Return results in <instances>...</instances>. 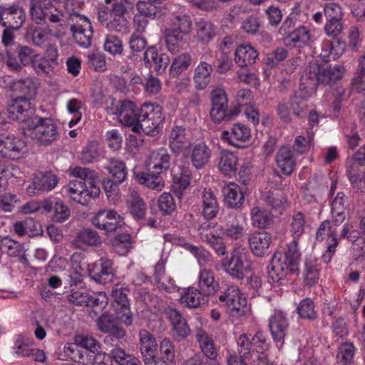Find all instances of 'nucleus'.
Wrapping results in <instances>:
<instances>
[{
  "label": "nucleus",
  "instance_id": "nucleus-1",
  "mask_svg": "<svg viewBox=\"0 0 365 365\" xmlns=\"http://www.w3.org/2000/svg\"><path fill=\"white\" fill-rule=\"evenodd\" d=\"M344 73V68L339 66H327L316 63H309L302 73L300 78V89L312 94L317 90L318 85L336 86L335 91L341 96L344 89L339 86Z\"/></svg>",
  "mask_w": 365,
  "mask_h": 365
},
{
  "label": "nucleus",
  "instance_id": "nucleus-2",
  "mask_svg": "<svg viewBox=\"0 0 365 365\" xmlns=\"http://www.w3.org/2000/svg\"><path fill=\"white\" fill-rule=\"evenodd\" d=\"M20 108H24V113L16 115L15 120L28 127L25 135L43 145H50L58 138L57 127L52 119L38 117L35 113V109H31L26 103L24 107Z\"/></svg>",
  "mask_w": 365,
  "mask_h": 365
},
{
  "label": "nucleus",
  "instance_id": "nucleus-3",
  "mask_svg": "<svg viewBox=\"0 0 365 365\" xmlns=\"http://www.w3.org/2000/svg\"><path fill=\"white\" fill-rule=\"evenodd\" d=\"M162 108L155 103L145 102L138 108L136 121L133 125L135 133L143 132L147 135H155L159 133L164 118Z\"/></svg>",
  "mask_w": 365,
  "mask_h": 365
},
{
  "label": "nucleus",
  "instance_id": "nucleus-4",
  "mask_svg": "<svg viewBox=\"0 0 365 365\" xmlns=\"http://www.w3.org/2000/svg\"><path fill=\"white\" fill-rule=\"evenodd\" d=\"M11 89L18 96L7 105V112L9 118L14 120L16 115L24 113V108L20 107H24L25 103L31 109H34L29 100L35 95L36 88L32 79L27 78L14 81Z\"/></svg>",
  "mask_w": 365,
  "mask_h": 365
},
{
  "label": "nucleus",
  "instance_id": "nucleus-5",
  "mask_svg": "<svg viewBox=\"0 0 365 365\" xmlns=\"http://www.w3.org/2000/svg\"><path fill=\"white\" fill-rule=\"evenodd\" d=\"M299 252H274L268 267L269 277L278 282L289 273L299 271Z\"/></svg>",
  "mask_w": 365,
  "mask_h": 365
},
{
  "label": "nucleus",
  "instance_id": "nucleus-6",
  "mask_svg": "<svg viewBox=\"0 0 365 365\" xmlns=\"http://www.w3.org/2000/svg\"><path fill=\"white\" fill-rule=\"evenodd\" d=\"M324 15L326 19L324 31L335 39L339 50L344 51L345 43L339 36L344 30V12L341 6L336 3H329L324 6Z\"/></svg>",
  "mask_w": 365,
  "mask_h": 365
},
{
  "label": "nucleus",
  "instance_id": "nucleus-7",
  "mask_svg": "<svg viewBox=\"0 0 365 365\" xmlns=\"http://www.w3.org/2000/svg\"><path fill=\"white\" fill-rule=\"evenodd\" d=\"M104 168L108 176L102 179V185L106 192H111L126 180L127 168L124 162L116 158H110Z\"/></svg>",
  "mask_w": 365,
  "mask_h": 365
},
{
  "label": "nucleus",
  "instance_id": "nucleus-8",
  "mask_svg": "<svg viewBox=\"0 0 365 365\" xmlns=\"http://www.w3.org/2000/svg\"><path fill=\"white\" fill-rule=\"evenodd\" d=\"M222 266L232 277L242 279L252 269L251 261L244 252H230L222 260Z\"/></svg>",
  "mask_w": 365,
  "mask_h": 365
},
{
  "label": "nucleus",
  "instance_id": "nucleus-9",
  "mask_svg": "<svg viewBox=\"0 0 365 365\" xmlns=\"http://www.w3.org/2000/svg\"><path fill=\"white\" fill-rule=\"evenodd\" d=\"M71 18L75 21L70 29L75 42L81 47L88 48L93 37L91 23L87 17L76 13L71 14Z\"/></svg>",
  "mask_w": 365,
  "mask_h": 365
},
{
  "label": "nucleus",
  "instance_id": "nucleus-10",
  "mask_svg": "<svg viewBox=\"0 0 365 365\" xmlns=\"http://www.w3.org/2000/svg\"><path fill=\"white\" fill-rule=\"evenodd\" d=\"M7 66L14 71H20L22 66L31 64L36 56L34 50L28 46L11 45L6 49Z\"/></svg>",
  "mask_w": 365,
  "mask_h": 365
},
{
  "label": "nucleus",
  "instance_id": "nucleus-11",
  "mask_svg": "<svg viewBox=\"0 0 365 365\" xmlns=\"http://www.w3.org/2000/svg\"><path fill=\"white\" fill-rule=\"evenodd\" d=\"M26 15L22 7L16 5H0V24L5 28L20 29L25 23Z\"/></svg>",
  "mask_w": 365,
  "mask_h": 365
},
{
  "label": "nucleus",
  "instance_id": "nucleus-12",
  "mask_svg": "<svg viewBox=\"0 0 365 365\" xmlns=\"http://www.w3.org/2000/svg\"><path fill=\"white\" fill-rule=\"evenodd\" d=\"M93 225L106 232H113L122 227L123 219L115 211L103 210L98 212L91 220Z\"/></svg>",
  "mask_w": 365,
  "mask_h": 365
},
{
  "label": "nucleus",
  "instance_id": "nucleus-13",
  "mask_svg": "<svg viewBox=\"0 0 365 365\" xmlns=\"http://www.w3.org/2000/svg\"><path fill=\"white\" fill-rule=\"evenodd\" d=\"M143 61L146 68L157 74L165 73L170 63V58L165 53H159L155 46H148L144 52Z\"/></svg>",
  "mask_w": 365,
  "mask_h": 365
},
{
  "label": "nucleus",
  "instance_id": "nucleus-14",
  "mask_svg": "<svg viewBox=\"0 0 365 365\" xmlns=\"http://www.w3.org/2000/svg\"><path fill=\"white\" fill-rule=\"evenodd\" d=\"M26 143L15 137H0V156L19 159L26 153Z\"/></svg>",
  "mask_w": 365,
  "mask_h": 365
},
{
  "label": "nucleus",
  "instance_id": "nucleus-15",
  "mask_svg": "<svg viewBox=\"0 0 365 365\" xmlns=\"http://www.w3.org/2000/svg\"><path fill=\"white\" fill-rule=\"evenodd\" d=\"M89 276L96 282L101 284L111 282L114 279L113 262L109 259L101 258L93 264Z\"/></svg>",
  "mask_w": 365,
  "mask_h": 365
},
{
  "label": "nucleus",
  "instance_id": "nucleus-16",
  "mask_svg": "<svg viewBox=\"0 0 365 365\" xmlns=\"http://www.w3.org/2000/svg\"><path fill=\"white\" fill-rule=\"evenodd\" d=\"M289 323L282 311L275 310L269 317V328L272 338L276 341H282L287 331Z\"/></svg>",
  "mask_w": 365,
  "mask_h": 365
},
{
  "label": "nucleus",
  "instance_id": "nucleus-17",
  "mask_svg": "<svg viewBox=\"0 0 365 365\" xmlns=\"http://www.w3.org/2000/svg\"><path fill=\"white\" fill-rule=\"evenodd\" d=\"M165 313L173 326L175 335L180 339L186 338L190 333V329L180 312L176 309L168 307Z\"/></svg>",
  "mask_w": 365,
  "mask_h": 365
},
{
  "label": "nucleus",
  "instance_id": "nucleus-18",
  "mask_svg": "<svg viewBox=\"0 0 365 365\" xmlns=\"http://www.w3.org/2000/svg\"><path fill=\"white\" fill-rule=\"evenodd\" d=\"M58 183V177L51 171L40 173L34 179L33 185L27 190L30 194H35L34 190L48 191L53 189Z\"/></svg>",
  "mask_w": 365,
  "mask_h": 365
},
{
  "label": "nucleus",
  "instance_id": "nucleus-19",
  "mask_svg": "<svg viewBox=\"0 0 365 365\" xmlns=\"http://www.w3.org/2000/svg\"><path fill=\"white\" fill-rule=\"evenodd\" d=\"M140 351L145 361H153L157 351V342L153 335L145 329L139 332Z\"/></svg>",
  "mask_w": 365,
  "mask_h": 365
},
{
  "label": "nucleus",
  "instance_id": "nucleus-20",
  "mask_svg": "<svg viewBox=\"0 0 365 365\" xmlns=\"http://www.w3.org/2000/svg\"><path fill=\"white\" fill-rule=\"evenodd\" d=\"M250 137V130L241 123L233 125L231 131L225 130L222 133V139L227 140L230 145L240 148L239 142H245Z\"/></svg>",
  "mask_w": 365,
  "mask_h": 365
},
{
  "label": "nucleus",
  "instance_id": "nucleus-21",
  "mask_svg": "<svg viewBox=\"0 0 365 365\" xmlns=\"http://www.w3.org/2000/svg\"><path fill=\"white\" fill-rule=\"evenodd\" d=\"M212 150L205 143L195 145L191 153V162L197 170L205 168L211 158Z\"/></svg>",
  "mask_w": 365,
  "mask_h": 365
},
{
  "label": "nucleus",
  "instance_id": "nucleus-22",
  "mask_svg": "<svg viewBox=\"0 0 365 365\" xmlns=\"http://www.w3.org/2000/svg\"><path fill=\"white\" fill-rule=\"evenodd\" d=\"M237 163L238 158L233 153L228 150L220 153L218 168L225 175H235L237 170Z\"/></svg>",
  "mask_w": 365,
  "mask_h": 365
},
{
  "label": "nucleus",
  "instance_id": "nucleus-23",
  "mask_svg": "<svg viewBox=\"0 0 365 365\" xmlns=\"http://www.w3.org/2000/svg\"><path fill=\"white\" fill-rule=\"evenodd\" d=\"M195 336L205 358L208 361L215 360L217 351L212 339L202 329H197Z\"/></svg>",
  "mask_w": 365,
  "mask_h": 365
},
{
  "label": "nucleus",
  "instance_id": "nucleus-24",
  "mask_svg": "<svg viewBox=\"0 0 365 365\" xmlns=\"http://www.w3.org/2000/svg\"><path fill=\"white\" fill-rule=\"evenodd\" d=\"M138 109L130 101L120 102V106L116 109L115 114L118 115L120 122L127 126H132L136 121Z\"/></svg>",
  "mask_w": 365,
  "mask_h": 365
},
{
  "label": "nucleus",
  "instance_id": "nucleus-25",
  "mask_svg": "<svg viewBox=\"0 0 365 365\" xmlns=\"http://www.w3.org/2000/svg\"><path fill=\"white\" fill-rule=\"evenodd\" d=\"M278 167L287 175H291L295 168V159L292 151L287 147H282L276 155Z\"/></svg>",
  "mask_w": 365,
  "mask_h": 365
},
{
  "label": "nucleus",
  "instance_id": "nucleus-26",
  "mask_svg": "<svg viewBox=\"0 0 365 365\" xmlns=\"http://www.w3.org/2000/svg\"><path fill=\"white\" fill-rule=\"evenodd\" d=\"M219 287L214 273L210 269H202L199 275V288L203 295L210 296L216 293Z\"/></svg>",
  "mask_w": 365,
  "mask_h": 365
},
{
  "label": "nucleus",
  "instance_id": "nucleus-27",
  "mask_svg": "<svg viewBox=\"0 0 365 365\" xmlns=\"http://www.w3.org/2000/svg\"><path fill=\"white\" fill-rule=\"evenodd\" d=\"M170 165V155L165 149H160L153 152L150 156V163L148 165L153 172L161 173L169 169Z\"/></svg>",
  "mask_w": 365,
  "mask_h": 365
},
{
  "label": "nucleus",
  "instance_id": "nucleus-28",
  "mask_svg": "<svg viewBox=\"0 0 365 365\" xmlns=\"http://www.w3.org/2000/svg\"><path fill=\"white\" fill-rule=\"evenodd\" d=\"M56 14L48 11L46 21L48 20L50 23V24H48L49 33L53 36L59 38L65 35L66 24V21L63 19V14L58 11L56 9Z\"/></svg>",
  "mask_w": 365,
  "mask_h": 365
},
{
  "label": "nucleus",
  "instance_id": "nucleus-29",
  "mask_svg": "<svg viewBox=\"0 0 365 365\" xmlns=\"http://www.w3.org/2000/svg\"><path fill=\"white\" fill-rule=\"evenodd\" d=\"M213 71L211 64L201 62L195 69L194 82L197 90H203L210 82V76Z\"/></svg>",
  "mask_w": 365,
  "mask_h": 365
},
{
  "label": "nucleus",
  "instance_id": "nucleus-30",
  "mask_svg": "<svg viewBox=\"0 0 365 365\" xmlns=\"http://www.w3.org/2000/svg\"><path fill=\"white\" fill-rule=\"evenodd\" d=\"M304 217L302 212H297L292 217L291 232L293 240L287 244V251H297L299 237L304 232Z\"/></svg>",
  "mask_w": 365,
  "mask_h": 365
},
{
  "label": "nucleus",
  "instance_id": "nucleus-31",
  "mask_svg": "<svg viewBox=\"0 0 365 365\" xmlns=\"http://www.w3.org/2000/svg\"><path fill=\"white\" fill-rule=\"evenodd\" d=\"M235 56V62L242 67L253 64L258 53L250 45H240L236 48Z\"/></svg>",
  "mask_w": 365,
  "mask_h": 365
},
{
  "label": "nucleus",
  "instance_id": "nucleus-32",
  "mask_svg": "<svg viewBox=\"0 0 365 365\" xmlns=\"http://www.w3.org/2000/svg\"><path fill=\"white\" fill-rule=\"evenodd\" d=\"M191 172L187 167L179 168L178 170L175 171L173 174V182L175 185L173 188L175 196L180 198L182 195V190L186 189L190 184Z\"/></svg>",
  "mask_w": 365,
  "mask_h": 365
},
{
  "label": "nucleus",
  "instance_id": "nucleus-33",
  "mask_svg": "<svg viewBox=\"0 0 365 365\" xmlns=\"http://www.w3.org/2000/svg\"><path fill=\"white\" fill-rule=\"evenodd\" d=\"M225 201L230 207H240L244 202V195L240 187L235 183H230L223 189Z\"/></svg>",
  "mask_w": 365,
  "mask_h": 365
},
{
  "label": "nucleus",
  "instance_id": "nucleus-34",
  "mask_svg": "<svg viewBox=\"0 0 365 365\" xmlns=\"http://www.w3.org/2000/svg\"><path fill=\"white\" fill-rule=\"evenodd\" d=\"M205 296L201 290L189 287L182 293L180 303L188 308H197L205 301Z\"/></svg>",
  "mask_w": 365,
  "mask_h": 365
},
{
  "label": "nucleus",
  "instance_id": "nucleus-35",
  "mask_svg": "<svg viewBox=\"0 0 365 365\" xmlns=\"http://www.w3.org/2000/svg\"><path fill=\"white\" fill-rule=\"evenodd\" d=\"M136 9L141 16L151 18L160 19L166 14V9L158 7L155 4L150 1H138L136 4Z\"/></svg>",
  "mask_w": 365,
  "mask_h": 365
},
{
  "label": "nucleus",
  "instance_id": "nucleus-36",
  "mask_svg": "<svg viewBox=\"0 0 365 365\" xmlns=\"http://www.w3.org/2000/svg\"><path fill=\"white\" fill-rule=\"evenodd\" d=\"M319 278V267L316 261L310 256L304 262L303 270L304 284L307 287L315 285Z\"/></svg>",
  "mask_w": 365,
  "mask_h": 365
},
{
  "label": "nucleus",
  "instance_id": "nucleus-37",
  "mask_svg": "<svg viewBox=\"0 0 365 365\" xmlns=\"http://www.w3.org/2000/svg\"><path fill=\"white\" fill-rule=\"evenodd\" d=\"M187 34H182L170 28L165 30V39L168 49L173 53L179 51L185 43L184 36Z\"/></svg>",
  "mask_w": 365,
  "mask_h": 365
},
{
  "label": "nucleus",
  "instance_id": "nucleus-38",
  "mask_svg": "<svg viewBox=\"0 0 365 365\" xmlns=\"http://www.w3.org/2000/svg\"><path fill=\"white\" fill-rule=\"evenodd\" d=\"M215 34V26L210 21L200 19L196 23V38L200 42L207 43Z\"/></svg>",
  "mask_w": 365,
  "mask_h": 365
},
{
  "label": "nucleus",
  "instance_id": "nucleus-39",
  "mask_svg": "<svg viewBox=\"0 0 365 365\" xmlns=\"http://www.w3.org/2000/svg\"><path fill=\"white\" fill-rule=\"evenodd\" d=\"M185 128L175 126L170 134L169 146L175 154L181 153L185 145Z\"/></svg>",
  "mask_w": 365,
  "mask_h": 365
},
{
  "label": "nucleus",
  "instance_id": "nucleus-40",
  "mask_svg": "<svg viewBox=\"0 0 365 365\" xmlns=\"http://www.w3.org/2000/svg\"><path fill=\"white\" fill-rule=\"evenodd\" d=\"M202 214L205 219L211 220L216 217L219 207L217 200L212 192L205 191L202 195Z\"/></svg>",
  "mask_w": 365,
  "mask_h": 365
},
{
  "label": "nucleus",
  "instance_id": "nucleus-41",
  "mask_svg": "<svg viewBox=\"0 0 365 365\" xmlns=\"http://www.w3.org/2000/svg\"><path fill=\"white\" fill-rule=\"evenodd\" d=\"M73 243L77 248H81V244L97 247L101 244V239L96 231L85 229L79 233Z\"/></svg>",
  "mask_w": 365,
  "mask_h": 365
},
{
  "label": "nucleus",
  "instance_id": "nucleus-42",
  "mask_svg": "<svg viewBox=\"0 0 365 365\" xmlns=\"http://www.w3.org/2000/svg\"><path fill=\"white\" fill-rule=\"evenodd\" d=\"M150 173H138L136 178L138 181L147 186L148 187L153 190H161L164 186V183L159 176L158 173L153 172V170L149 168Z\"/></svg>",
  "mask_w": 365,
  "mask_h": 365
},
{
  "label": "nucleus",
  "instance_id": "nucleus-43",
  "mask_svg": "<svg viewBox=\"0 0 365 365\" xmlns=\"http://www.w3.org/2000/svg\"><path fill=\"white\" fill-rule=\"evenodd\" d=\"M128 201L130 202V212L132 216L137 220H144L146 206L138 192L132 191Z\"/></svg>",
  "mask_w": 365,
  "mask_h": 365
},
{
  "label": "nucleus",
  "instance_id": "nucleus-44",
  "mask_svg": "<svg viewBox=\"0 0 365 365\" xmlns=\"http://www.w3.org/2000/svg\"><path fill=\"white\" fill-rule=\"evenodd\" d=\"M240 112V110L238 107L227 110V107L212 106L210 115L213 122L220 123L223 120L229 121L232 120Z\"/></svg>",
  "mask_w": 365,
  "mask_h": 365
},
{
  "label": "nucleus",
  "instance_id": "nucleus-45",
  "mask_svg": "<svg viewBox=\"0 0 365 365\" xmlns=\"http://www.w3.org/2000/svg\"><path fill=\"white\" fill-rule=\"evenodd\" d=\"M271 236L265 231L255 232L249 238V245L252 251L268 249L271 243Z\"/></svg>",
  "mask_w": 365,
  "mask_h": 365
},
{
  "label": "nucleus",
  "instance_id": "nucleus-46",
  "mask_svg": "<svg viewBox=\"0 0 365 365\" xmlns=\"http://www.w3.org/2000/svg\"><path fill=\"white\" fill-rule=\"evenodd\" d=\"M192 63V57L185 53L175 57L169 69L170 75L173 77L178 76L182 72L186 71Z\"/></svg>",
  "mask_w": 365,
  "mask_h": 365
},
{
  "label": "nucleus",
  "instance_id": "nucleus-47",
  "mask_svg": "<svg viewBox=\"0 0 365 365\" xmlns=\"http://www.w3.org/2000/svg\"><path fill=\"white\" fill-rule=\"evenodd\" d=\"M310 32L305 27L301 26L292 31L285 37L287 43H294L295 46H302L307 45L310 41Z\"/></svg>",
  "mask_w": 365,
  "mask_h": 365
},
{
  "label": "nucleus",
  "instance_id": "nucleus-48",
  "mask_svg": "<svg viewBox=\"0 0 365 365\" xmlns=\"http://www.w3.org/2000/svg\"><path fill=\"white\" fill-rule=\"evenodd\" d=\"M112 358L119 365H142L140 361L136 356L127 354L124 349L120 347L113 348L110 351Z\"/></svg>",
  "mask_w": 365,
  "mask_h": 365
},
{
  "label": "nucleus",
  "instance_id": "nucleus-49",
  "mask_svg": "<svg viewBox=\"0 0 365 365\" xmlns=\"http://www.w3.org/2000/svg\"><path fill=\"white\" fill-rule=\"evenodd\" d=\"M165 261L161 258L155 266L154 279L159 288L163 289H169V285H173V279L166 276L165 269Z\"/></svg>",
  "mask_w": 365,
  "mask_h": 365
},
{
  "label": "nucleus",
  "instance_id": "nucleus-50",
  "mask_svg": "<svg viewBox=\"0 0 365 365\" xmlns=\"http://www.w3.org/2000/svg\"><path fill=\"white\" fill-rule=\"evenodd\" d=\"M355 349L352 344H342L336 354V362L339 365H349L354 358Z\"/></svg>",
  "mask_w": 365,
  "mask_h": 365
},
{
  "label": "nucleus",
  "instance_id": "nucleus-51",
  "mask_svg": "<svg viewBox=\"0 0 365 365\" xmlns=\"http://www.w3.org/2000/svg\"><path fill=\"white\" fill-rule=\"evenodd\" d=\"M29 11L31 19L36 24H46V14L48 11L43 9V6L38 0L30 1Z\"/></svg>",
  "mask_w": 365,
  "mask_h": 365
},
{
  "label": "nucleus",
  "instance_id": "nucleus-52",
  "mask_svg": "<svg viewBox=\"0 0 365 365\" xmlns=\"http://www.w3.org/2000/svg\"><path fill=\"white\" fill-rule=\"evenodd\" d=\"M360 228L364 236L359 237L356 235L357 232L356 231L349 232L348 226L345 225L340 234V239L346 238L348 240L351 241L353 242H356L358 244H361V242L365 243V217L361 219L360 222ZM360 249L361 251H365L364 246L361 247Z\"/></svg>",
  "mask_w": 365,
  "mask_h": 365
},
{
  "label": "nucleus",
  "instance_id": "nucleus-53",
  "mask_svg": "<svg viewBox=\"0 0 365 365\" xmlns=\"http://www.w3.org/2000/svg\"><path fill=\"white\" fill-rule=\"evenodd\" d=\"M31 65L38 75L47 76L53 70V65L46 57L38 54H36Z\"/></svg>",
  "mask_w": 365,
  "mask_h": 365
},
{
  "label": "nucleus",
  "instance_id": "nucleus-54",
  "mask_svg": "<svg viewBox=\"0 0 365 365\" xmlns=\"http://www.w3.org/2000/svg\"><path fill=\"white\" fill-rule=\"evenodd\" d=\"M118 325V319L107 312H104L97 320L98 329L104 333H108Z\"/></svg>",
  "mask_w": 365,
  "mask_h": 365
},
{
  "label": "nucleus",
  "instance_id": "nucleus-55",
  "mask_svg": "<svg viewBox=\"0 0 365 365\" xmlns=\"http://www.w3.org/2000/svg\"><path fill=\"white\" fill-rule=\"evenodd\" d=\"M76 345L89 351L91 353H96L101 348V344L93 336L88 335H78L75 337Z\"/></svg>",
  "mask_w": 365,
  "mask_h": 365
},
{
  "label": "nucleus",
  "instance_id": "nucleus-56",
  "mask_svg": "<svg viewBox=\"0 0 365 365\" xmlns=\"http://www.w3.org/2000/svg\"><path fill=\"white\" fill-rule=\"evenodd\" d=\"M297 313L300 317L314 320L317 317V312L314 311V302L310 299L302 300L297 307Z\"/></svg>",
  "mask_w": 365,
  "mask_h": 365
},
{
  "label": "nucleus",
  "instance_id": "nucleus-57",
  "mask_svg": "<svg viewBox=\"0 0 365 365\" xmlns=\"http://www.w3.org/2000/svg\"><path fill=\"white\" fill-rule=\"evenodd\" d=\"M192 21L187 15L176 16L172 19V27L182 34H189L192 28Z\"/></svg>",
  "mask_w": 365,
  "mask_h": 365
},
{
  "label": "nucleus",
  "instance_id": "nucleus-58",
  "mask_svg": "<svg viewBox=\"0 0 365 365\" xmlns=\"http://www.w3.org/2000/svg\"><path fill=\"white\" fill-rule=\"evenodd\" d=\"M158 207L163 215H170L176 208L173 195L169 192H163L158 198Z\"/></svg>",
  "mask_w": 365,
  "mask_h": 365
},
{
  "label": "nucleus",
  "instance_id": "nucleus-59",
  "mask_svg": "<svg viewBox=\"0 0 365 365\" xmlns=\"http://www.w3.org/2000/svg\"><path fill=\"white\" fill-rule=\"evenodd\" d=\"M252 225L259 228H264L271 222L269 215L259 207H253L251 210Z\"/></svg>",
  "mask_w": 365,
  "mask_h": 365
},
{
  "label": "nucleus",
  "instance_id": "nucleus-60",
  "mask_svg": "<svg viewBox=\"0 0 365 365\" xmlns=\"http://www.w3.org/2000/svg\"><path fill=\"white\" fill-rule=\"evenodd\" d=\"M266 204L274 209H281L287 202L285 197L279 192H267L263 195Z\"/></svg>",
  "mask_w": 365,
  "mask_h": 365
},
{
  "label": "nucleus",
  "instance_id": "nucleus-61",
  "mask_svg": "<svg viewBox=\"0 0 365 365\" xmlns=\"http://www.w3.org/2000/svg\"><path fill=\"white\" fill-rule=\"evenodd\" d=\"M226 306L232 317H239L245 314L247 312V299L242 295Z\"/></svg>",
  "mask_w": 365,
  "mask_h": 365
},
{
  "label": "nucleus",
  "instance_id": "nucleus-62",
  "mask_svg": "<svg viewBox=\"0 0 365 365\" xmlns=\"http://www.w3.org/2000/svg\"><path fill=\"white\" fill-rule=\"evenodd\" d=\"M104 49L112 55L121 54L123 43L116 36L107 35L104 41Z\"/></svg>",
  "mask_w": 365,
  "mask_h": 365
},
{
  "label": "nucleus",
  "instance_id": "nucleus-63",
  "mask_svg": "<svg viewBox=\"0 0 365 365\" xmlns=\"http://www.w3.org/2000/svg\"><path fill=\"white\" fill-rule=\"evenodd\" d=\"M292 114L299 118L306 116V104L303 99L297 95H293L289 99Z\"/></svg>",
  "mask_w": 365,
  "mask_h": 365
},
{
  "label": "nucleus",
  "instance_id": "nucleus-64",
  "mask_svg": "<svg viewBox=\"0 0 365 365\" xmlns=\"http://www.w3.org/2000/svg\"><path fill=\"white\" fill-rule=\"evenodd\" d=\"M87 64L90 68L95 71L103 72L106 70V63L103 55L96 52L92 53L87 56Z\"/></svg>",
  "mask_w": 365,
  "mask_h": 365
}]
</instances>
